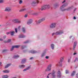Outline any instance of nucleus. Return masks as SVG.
Listing matches in <instances>:
<instances>
[{
    "mask_svg": "<svg viewBox=\"0 0 78 78\" xmlns=\"http://www.w3.org/2000/svg\"><path fill=\"white\" fill-rule=\"evenodd\" d=\"M50 8V6L49 5H46L43 6L41 9V11H43V10H45V9H48Z\"/></svg>",
    "mask_w": 78,
    "mask_h": 78,
    "instance_id": "obj_1",
    "label": "nucleus"
},
{
    "mask_svg": "<svg viewBox=\"0 0 78 78\" xmlns=\"http://www.w3.org/2000/svg\"><path fill=\"white\" fill-rule=\"evenodd\" d=\"M64 32L62 30H59L57 31L55 33H53L52 34V36H53L54 34L57 35H61L62 34H63Z\"/></svg>",
    "mask_w": 78,
    "mask_h": 78,
    "instance_id": "obj_2",
    "label": "nucleus"
},
{
    "mask_svg": "<svg viewBox=\"0 0 78 78\" xmlns=\"http://www.w3.org/2000/svg\"><path fill=\"white\" fill-rule=\"evenodd\" d=\"M12 22H13V23H21V20L17 19H15L13 20Z\"/></svg>",
    "mask_w": 78,
    "mask_h": 78,
    "instance_id": "obj_3",
    "label": "nucleus"
},
{
    "mask_svg": "<svg viewBox=\"0 0 78 78\" xmlns=\"http://www.w3.org/2000/svg\"><path fill=\"white\" fill-rule=\"evenodd\" d=\"M57 77L58 78H61L62 77V73L59 70L57 72Z\"/></svg>",
    "mask_w": 78,
    "mask_h": 78,
    "instance_id": "obj_4",
    "label": "nucleus"
},
{
    "mask_svg": "<svg viewBox=\"0 0 78 78\" xmlns=\"http://www.w3.org/2000/svg\"><path fill=\"white\" fill-rule=\"evenodd\" d=\"M56 27V23H51L50 25V27L51 29H53L55 28Z\"/></svg>",
    "mask_w": 78,
    "mask_h": 78,
    "instance_id": "obj_5",
    "label": "nucleus"
},
{
    "mask_svg": "<svg viewBox=\"0 0 78 78\" xmlns=\"http://www.w3.org/2000/svg\"><path fill=\"white\" fill-rule=\"evenodd\" d=\"M39 3V1L37 0L36 1H34L32 2V3H31V5L33 6H36L38 3Z\"/></svg>",
    "mask_w": 78,
    "mask_h": 78,
    "instance_id": "obj_6",
    "label": "nucleus"
},
{
    "mask_svg": "<svg viewBox=\"0 0 78 78\" xmlns=\"http://www.w3.org/2000/svg\"><path fill=\"white\" fill-rule=\"evenodd\" d=\"M45 20V18H43L42 19H41L39 20L38 21H36V23L37 25L39 24L40 23H41V22H42L43 21Z\"/></svg>",
    "mask_w": 78,
    "mask_h": 78,
    "instance_id": "obj_7",
    "label": "nucleus"
},
{
    "mask_svg": "<svg viewBox=\"0 0 78 78\" xmlns=\"http://www.w3.org/2000/svg\"><path fill=\"white\" fill-rule=\"evenodd\" d=\"M51 66H52V65L51 64H50L48 66V67L46 71H50L51 69Z\"/></svg>",
    "mask_w": 78,
    "mask_h": 78,
    "instance_id": "obj_8",
    "label": "nucleus"
},
{
    "mask_svg": "<svg viewBox=\"0 0 78 78\" xmlns=\"http://www.w3.org/2000/svg\"><path fill=\"white\" fill-rule=\"evenodd\" d=\"M19 47H20V45H19L12 46V48L10 49V50L11 51H12L15 48H19Z\"/></svg>",
    "mask_w": 78,
    "mask_h": 78,
    "instance_id": "obj_9",
    "label": "nucleus"
},
{
    "mask_svg": "<svg viewBox=\"0 0 78 78\" xmlns=\"http://www.w3.org/2000/svg\"><path fill=\"white\" fill-rule=\"evenodd\" d=\"M64 60V58L63 57H61L60 58V60L59 62L58 66H62V62Z\"/></svg>",
    "mask_w": 78,
    "mask_h": 78,
    "instance_id": "obj_10",
    "label": "nucleus"
},
{
    "mask_svg": "<svg viewBox=\"0 0 78 78\" xmlns=\"http://www.w3.org/2000/svg\"><path fill=\"white\" fill-rule=\"evenodd\" d=\"M32 23H33V20L31 19H30L27 21V24L29 25L31 24Z\"/></svg>",
    "mask_w": 78,
    "mask_h": 78,
    "instance_id": "obj_11",
    "label": "nucleus"
},
{
    "mask_svg": "<svg viewBox=\"0 0 78 78\" xmlns=\"http://www.w3.org/2000/svg\"><path fill=\"white\" fill-rule=\"evenodd\" d=\"M51 75L52 78H55L56 77V75H55V71L54 70H53Z\"/></svg>",
    "mask_w": 78,
    "mask_h": 78,
    "instance_id": "obj_12",
    "label": "nucleus"
},
{
    "mask_svg": "<svg viewBox=\"0 0 78 78\" xmlns=\"http://www.w3.org/2000/svg\"><path fill=\"white\" fill-rule=\"evenodd\" d=\"M64 5H62L60 7V10L62 11H66V9H64Z\"/></svg>",
    "mask_w": 78,
    "mask_h": 78,
    "instance_id": "obj_13",
    "label": "nucleus"
},
{
    "mask_svg": "<svg viewBox=\"0 0 78 78\" xmlns=\"http://www.w3.org/2000/svg\"><path fill=\"white\" fill-rule=\"evenodd\" d=\"M45 53H46V51H44V52H43V53L41 54V58H43L44 56H45Z\"/></svg>",
    "mask_w": 78,
    "mask_h": 78,
    "instance_id": "obj_14",
    "label": "nucleus"
},
{
    "mask_svg": "<svg viewBox=\"0 0 78 78\" xmlns=\"http://www.w3.org/2000/svg\"><path fill=\"white\" fill-rule=\"evenodd\" d=\"M76 41L74 42V45L73 46V50H75V47H76Z\"/></svg>",
    "mask_w": 78,
    "mask_h": 78,
    "instance_id": "obj_15",
    "label": "nucleus"
},
{
    "mask_svg": "<svg viewBox=\"0 0 78 78\" xmlns=\"http://www.w3.org/2000/svg\"><path fill=\"white\" fill-rule=\"evenodd\" d=\"M26 37V36L25 35L22 34H20L19 36V38H24V37Z\"/></svg>",
    "mask_w": 78,
    "mask_h": 78,
    "instance_id": "obj_16",
    "label": "nucleus"
},
{
    "mask_svg": "<svg viewBox=\"0 0 78 78\" xmlns=\"http://www.w3.org/2000/svg\"><path fill=\"white\" fill-rule=\"evenodd\" d=\"M73 6H72L71 7H69L67 9H65L66 11H69V10L73 9Z\"/></svg>",
    "mask_w": 78,
    "mask_h": 78,
    "instance_id": "obj_17",
    "label": "nucleus"
},
{
    "mask_svg": "<svg viewBox=\"0 0 78 78\" xmlns=\"http://www.w3.org/2000/svg\"><path fill=\"white\" fill-rule=\"evenodd\" d=\"M5 11H10L11 9L9 7H6L5 10Z\"/></svg>",
    "mask_w": 78,
    "mask_h": 78,
    "instance_id": "obj_18",
    "label": "nucleus"
},
{
    "mask_svg": "<svg viewBox=\"0 0 78 78\" xmlns=\"http://www.w3.org/2000/svg\"><path fill=\"white\" fill-rule=\"evenodd\" d=\"M30 53H32L33 54H34L35 53H37V51H34V50H32L30 51Z\"/></svg>",
    "mask_w": 78,
    "mask_h": 78,
    "instance_id": "obj_19",
    "label": "nucleus"
},
{
    "mask_svg": "<svg viewBox=\"0 0 78 78\" xmlns=\"http://www.w3.org/2000/svg\"><path fill=\"white\" fill-rule=\"evenodd\" d=\"M31 68V66H30L28 67L26 69H24L23 70V72H25V71H27V70H29V69H30Z\"/></svg>",
    "mask_w": 78,
    "mask_h": 78,
    "instance_id": "obj_20",
    "label": "nucleus"
},
{
    "mask_svg": "<svg viewBox=\"0 0 78 78\" xmlns=\"http://www.w3.org/2000/svg\"><path fill=\"white\" fill-rule=\"evenodd\" d=\"M25 62H26V59L24 58L22 59L21 63V64H24V63H25Z\"/></svg>",
    "mask_w": 78,
    "mask_h": 78,
    "instance_id": "obj_21",
    "label": "nucleus"
},
{
    "mask_svg": "<svg viewBox=\"0 0 78 78\" xmlns=\"http://www.w3.org/2000/svg\"><path fill=\"white\" fill-rule=\"evenodd\" d=\"M19 67H20V68H21V69H23V68H24V67H25V65H20L19 66Z\"/></svg>",
    "mask_w": 78,
    "mask_h": 78,
    "instance_id": "obj_22",
    "label": "nucleus"
},
{
    "mask_svg": "<svg viewBox=\"0 0 78 78\" xmlns=\"http://www.w3.org/2000/svg\"><path fill=\"white\" fill-rule=\"evenodd\" d=\"M19 55H15L13 56V58H14V59H16V58H19Z\"/></svg>",
    "mask_w": 78,
    "mask_h": 78,
    "instance_id": "obj_23",
    "label": "nucleus"
},
{
    "mask_svg": "<svg viewBox=\"0 0 78 78\" xmlns=\"http://www.w3.org/2000/svg\"><path fill=\"white\" fill-rule=\"evenodd\" d=\"M59 5V4L58 3H55L54 5V6L55 8H57V7H58Z\"/></svg>",
    "mask_w": 78,
    "mask_h": 78,
    "instance_id": "obj_24",
    "label": "nucleus"
},
{
    "mask_svg": "<svg viewBox=\"0 0 78 78\" xmlns=\"http://www.w3.org/2000/svg\"><path fill=\"white\" fill-rule=\"evenodd\" d=\"M3 73H9V70H4L3 71Z\"/></svg>",
    "mask_w": 78,
    "mask_h": 78,
    "instance_id": "obj_25",
    "label": "nucleus"
},
{
    "mask_svg": "<svg viewBox=\"0 0 78 78\" xmlns=\"http://www.w3.org/2000/svg\"><path fill=\"white\" fill-rule=\"evenodd\" d=\"M11 65V63H9L7 64L5 66V69H7V68H8L9 66H10Z\"/></svg>",
    "mask_w": 78,
    "mask_h": 78,
    "instance_id": "obj_26",
    "label": "nucleus"
},
{
    "mask_svg": "<svg viewBox=\"0 0 78 78\" xmlns=\"http://www.w3.org/2000/svg\"><path fill=\"white\" fill-rule=\"evenodd\" d=\"M51 47L52 50H54V48L55 47V45L53 44H51Z\"/></svg>",
    "mask_w": 78,
    "mask_h": 78,
    "instance_id": "obj_27",
    "label": "nucleus"
},
{
    "mask_svg": "<svg viewBox=\"0 0 78 78\" xmlns=\"http://www.w3.org/2000/svg\"><path fill=\"white\" fill-rule=\"evenodd\" d=\"M14 33H15V31H14L10 32V34H11V36H14Z\"/></svg>",
    "mask_w": 78,
    "mask_h": 78,
    "instance_id": "obj_28",
    "label": "nucleus"
},
{
    "mask_svg": "<svg viewBox=\"0 0 78 78\" xmlns=\"http://www.w3.org/2000/svg\"><path fill=\"white\" fill-rule=\"evenodd\" d=\"M25 11H26V9H23L20 10L19 12H23Z\"/></svg>",
    "mask_w": 78,
    "mask_h": 78,
    "instance_id": "obj_29",
    "label": "nucleus"
},
{
    "mask_svg": "<svg viewBox=\"0 0 78 78\" xmlns=\"http://www.w3.org/2000/svg\"><path fill=\"white\" fill-rule=\"evenodd\" d=\"M22 31L23 33H25V28L23 27L22 28Z\"/></svg>",
    "mask_w": 78,
    "mask_h": 78,
    "instance_id": "obj_30",
    "label": "nucleus"
},
{
    "mask_svg": "<svg viewBox=\"0 0 78 78\" xmlns=\"http://www.w3.org/2000/svg\"><path fill=\"white\" fill-rule=\"evenodd\" d=\"M8 76L7 75H5L3 76L2 78H8Z\"/></svg>",
    "mask_w": 78,
    "mask_h": 78,
    "instance_id": "obj_31",
    "label": "nucleus"
},
{
    "mask_svg": "<svg viewBox=\"0 0 78 78\" xmlns=\"http://www.w3.org/2000/svg\"><path fill=\"white\" fill-rule=\"evenodd\" d=\"M75 71H73L71 74V76H73V75H75Z\"/></svg>",
    "mask_w": 78,
    "mask_h": 78,
    "instance_id": "obj_32",
    "label": "nucleus"
},
{
    "mask_svg": "<svg viewBox=\"0 0 78 78\" xmlns=\"http://www.w3.org/2000/svg\"><path fill=\"white\" fill-rule=\"evenodd\" d=\"M26 47H27V46L26 45L21 46V48H22V49H24V48H25Z\"/></svg>",
    "mask_w": 78,
    "mask_h": 78,
    "instance_id": "obj_33",
    "label": "nucleus"
},
{
    "mask_svg": "<svg viewBox=\"0 0 78 78\" xmlns=\"http://www.w3.org/2000/svg\"><path fill=\"white\" fill-rule=\"evenodd\" d=\"M29 42H30V41L29 40H27L24 42V44H28V43H29Z\"/></svg>",
    "mask_w": 78,
    "mask_h": 78,
    "instance_id": "obj_34",
    "label": "nucleus"
},
{
    "mask_svg": "<svg viewBox=\"0 0 78 78\" xmlns=\"http://www.w3.org/2000/svg\"><path fill=\"white\" fill-rule=\"evenodd\" d=\"M62 5H63V6H64V7H66V6H67L68 5V4L67 3H66L65 4Z\"/></svg>",
    "mask_w": 78,
    "mask_h": 78,
    "instance_id": "obj_35",
    "label": "nucleus"
},
{
    "mask_svg": "<svg viewBox=\"0 0 78 78\" xmlns=\"http://www.w3.org/2000/svg\"><path fill=\"white\" fill-rule=\"evenodd\" d=\"M7 41V43H9V42H10L11 41V39H8Z\"/></svg>",
    "mask_w": 78,
    "mask_h": 78,
    "instance_id": "obj_36",
    "label": "nucleus"
},
{
    "mask_svg": "<svg viewBox=\"0 0 78 78\" xmlns=\"http://www.w3.org/2000/svg\"><path fill=\"white\" fill-rule=\"evenodd\" d=\"M8 51L7 49H5L2 51V53H5V52H6Z\"/></svg>",
    "mask_w": 78,
    "mask_h": 78,
    "instance_id": "obj_37",
    "label": "nucleus"
},
{
    "mask_svg": "<svg viewBox=\"0 0 78 78\" xmlns=\"http://www.w3.org/2000/svg\"><path fill=\"white\" fill-rule=\"evenodd\" d=\"M4 2V0H0V3H3Z\"/></svg>",
    "mask_w": 78,
    "mask_h": 78,
    "instance_id": "obj_38",
    "label": "nucleus"
},
{
    "mask_svg": "<svg viewBox=\"0 0 78 78\" xmlns=\"http://www.w3.org/2000/svg\"><path fill=\"white\" fill-rule=\"evenodd\" d=\"M71 58H72V57H70V58H68V62H70V59H71Z\"/></svg>",
    "mask_w": 78,
    "mask_h": 78,
    "instance_id": "obj_39",
    "label": "nucleus"
},
{
    "mask_svg": "<svg viewBox=\"0 0 78 78\" xmlns=\"http://www.w3.org/2000/svg\"><path fill=\"white\" fill-rule=\"evenodd\" d=\"M23 3V1L22 0H20L19 2V4H22Z\"/></svg>",
    "mask_w": 78,
    "mask_h": 78,
    "instance_id": "obj_40",
    "label": "nucleus"
},
{
    "mask_svg": "<svg viewBox=\"0 0 78 78\" xmlns=\"http://www.w3.org/2000/svg\"><path fill=\"white\" fill-rule=\"evenodd\" d=\"M66 74H67V73H69V70H66Z\"/></svg>",
    "mask_w": 78,
    "mask_h": 78,
    "instance_id": "obj_41",
    "label": "nucleus"
},
{
    "mask_svg": "<svg viewBox=\"0 0 78 78\" xmlns=\"http://www.w3.org/2000/svg\"><path fill=\"white\" fill-rule=\"evenodd\" d=\"M76 8H75L73 11V12L74 13H75V11H76Z\"/></svg>",
    "mask_w": 78,
    "mask_h": 78,
    "instance_id": "obj_42",
    "label": "nucleus"
},
{
    "mask_svg": "<svg viewBox=\"0 0 78 78\" xmlns=\"http://www.w3.org/2000/svg\"><path fill=\"white\" fill-rule=\"evenodd\" d=\"M6 35H4L3 37V39H6Z\"/></svg>",
    "mask_w": 78,
    "mask_h": 78,
    "instance_id": "obj_43",
    "label": "nucleus"
},
{
    "mask_svg": "<svg viewBox=\"0 0 78 78\" xmlns=\"http://www.w3.org/2000/svg\"><path fill=\"white\" fill-rule=\"evenodd\" d=\"M49 58H50V57H49V56H46L45 57V58L46 59H49Z\"/></svg>",
    "mask_w": 78,
    "mask_h": 78,
    "instance_id": "obj_44",
    "label": "nucleus"
},
{
    "mask_svg": "<svg viewBox=\"0 0 78 78\" xmlns=\"http://www.w3.org/2000/svg\"><path fill=\"white\" fill-rule=\"evenodd\" d=\"M76 60H77V57H76L74 61V62H75Z\"/></svg>",
    "mask_w": 78,
    "mask_h": 78,
    "instance_id": "obj_45",
    "label": "nucleus"
},
{
    "mask_svg": "<svg viewBox=\"0 0 78 78\" xmlns=\"http://www.w3.org/2000/svg\"><path fill=\"white\" fill-rule=\"evenodd\" d=\"M15 32L16 33H17V28H15Z\"/></svg>",
    "mask_w": 78,
    "mask_h": 78,
    "instance_id": "obj_46",
    "label": "nucleus"
},
{
    "mask_svg": "<svg viewBox=\"0 0 78 78\" xmlns=\"http://www.w3.org/2000/svg\"><path fill=\"white\" fill-rule=\"evenodd\" d=\"M27 51V50H23V52L24 53H26Z\"/></svg>",
    "mask_w": 78,
    "mask_h": 78,
    "instance_id": "obj_47",
    "label": "nucleus"
},
{
    "mask_svg": "<svg viewBox=\"0 0 78 78\" xmlns=\"http://www.w3.org/2000/svg\"><path fill=\"white\" fill-rule=\"evenodd\" d=\"M76 78H78V73H77L76 75Z\"/></svg>",
    "mask_w": 78,
    "mask_h": 78,
    "instance_id": "obj_48",
    "label": "nucleus"
},
{
    "mask_svg": "<svg viewBox=\"0 0 78 78\" xmlns=\"http://www.w3.org/2000/svg\"><path fill=\"white\" fill-rule=\"evenodd\" d=\"M34 59V58L33 57H31L30 58V59L31 60L32 59Z\"/></svg>",
    "mask_w": 78,
    "mask_h": 78,
    "instance_id": "obj_49",
    "label": "nucleus"
},
{
    "mask_svg": "<svg viewBox=\"0 0 78 78\" xmlns=\"http://www.w3.org/2000/svg\"><path fill=\"white\" fill-rule=\"evenodd\" d=\"M28 16V15L27 14H26L25 16H24V17H27V16Z\"/></svg>",
    "mask_w": 78,
    "mask_h": 78,
    "instance_id": "obj_50",
    "label": "nucleus"
},
{
    "mask_svg": "<svg viewBox=\"0 0 78 78\" xmlns=\"http://www.w3.org/2000/svg\"><path fill=\"white\" fill-rule=\"evenodd\" d=\"M34 15L36 16V15H37V13H34Z\"/></svg>",
    "mask_w": 78,
    "mask_h": 78,
    "instance_id": "obj_51",
    "label": "nucleus"
},
{
    "mask_svg": "<svg viewBox=\"0 0 78 78\" xmlns=\"http://www.w3.org/2000/svg\"><path fill=\"white\" fill-rule=\"evenodd\" d=\"M6 34H7V35H8V34H10V32H7V33H6Z\"/></svg>",
    "mask_w": 78,
    "mask_h": 78,
    "instance_id": "obj_52",
    "label": "nucleus"
},
{
    "mask_svg": "<svg viewBox=\"0 0 78 78\" xmlns=\"http://www.w3.org/2000/svg\"><path fill=\"white\" fill-rule=\"evenodd\" d=\"M4 43H8V42L7 41H4Z\"/></svg>",
    "mask_w": 78,
    "mask_h": 78,
    "instance_id": "obj_53",
    "label": "nucleus"
},
{
    "mask_svg": "<svg viewBox=\"0 0 78 78\" xmlns=\"http://www.w3.org/2000/svg\"><path fill=\"white\" fill-rule=\"evenodd\" d=\"M3 41V40L2 38L0 39V41Z\"/></svg>",
    "mask_w": 78,
    "mask_h": 78,
    "instance_id": "obj_54",
    "label": "nucleus"
},
{
    "mask_svg": "<svg viewBox=\"0 0 78 78\" xmlns=\"http://www.w3.org/2000/svg\"><path fill=\"white\" fill-rule=\"evenodd\" d=\"M65 2H66V0H64L62 2V3H65Z\"/></svg>",
    "mask_w": 78,
    "mask_h": 78,
    "instance_id": "obj_55",
    "label": "nucleus"
},
{
    "mask_svg": "<svg viewBox=\"0 0 78 78\" xmlns=\"http://www.w3.org/2000/svg\"><path fill=\"white\" fill-rule=\"evenodd\" d=\"M73 19H76V17L74 16Z\"/></svg>",
    "mask_w": 78,
    "mask_h": 78,
    "instance_id": "obj_56",
    "label": "nucleus"
},
{
    "mask_svg": "<svg viewBox=\"0 0 78 78\" xmlns=\"http://www.w3.org/2000/svg\"><path fill=\"white\" fill-rule=\"evenodd\" d=\"M2 62H0V66H2Z\"/></svg>",
    "mask_w": 78,
    "mask_h": 78,
    "instance_id": "obj_57",
    "label": "nucleus"
},
{
    "mask_svg": "<svg viewBox=\"0 0 78 78\" xmlns=\"http://www.w3.org/2000/svg\"><path fill=\"white\" fill-rule=\"evenodd\" d=\"M72 36H70L69 37V38L71 39L72 37Z\"/></svg>",
    "mask_w": 78,
    "mask_h": 78,
    "instance_id": "obj_58",
    "label": "nucleus"
},
{
    "mask_svg": "<svg viewBox=\"0 0 78 78\" xmlns=\"http://www.w3.org/2000/svg\"><path fill=\"white\" fill-rule=\"evenodd\" d=\"M20 26H19L18 27V30H20Z\"/></svg>",
    "mask_w": 78,
    "mask_h": 78,
    "instance_id": "obj_59",
    "label": "nucleus"
},
{
    "mask_svg": "<svg viewBox=\"0 0 78 78\" xmlns=\"http://www.w3.org/2000/svg\"><path fill=\"white\" fill-rule=\"evenodd\" d=\"M76 55V53H74L73 54L74 55Z\"/></svg>",
    "mask_w": 78,
    "mask_h": 78,
    "instance_id": "obj_60",
    "label": "nucleus"
},
{
    "mask_svg": "<svg viewBox=\"0 0 78 78\" xmlns=\"http://www.w3.org/2000/svg\"><path fill=\"white\" fill-rule=\"evenodd\" d=\"M4 26V25H2H2H0V27H3Z\"/></svg>",
    "mask_w": 78,
    "mask_h": 78,
    "instance_id": "obj_61",
    "label": "nucleus"
},
{
    "mask_svg": "<svg viewBox=\"0 0 78 78\" xmlns=\"http://www.w3.org/2000/svg\"><path fill=\"white\" fill-rule=\"evenodd\" d=\"M5 19H7V18H8V17L7 16H6L5 17Z\"/></svg>",
    "mask_w": 78,
    "mask_h": 78,
    "instance_id": "obj_62",
    "label": "nucleus"
},
{
    "mask_svg": "<svg viewBox=\"0 0 78 78\" xmlns=\"http://www.w3.org/2000/svg\"><path fill=\"white\" fill-rule=\"evenodd\" d=\"M47 78H49V76H47Z\"/></svg>",
    "mask_w": 78,
    "mask_h": 78,
    "instance_id": "obj_63",
    "label": "nucleus"
},
{
    "mask_svg": "<svg viewBox=\"0 0 78 78\" xmlns=\"http://www.w3.org/2000/svg\"><path fill=\"white\" fill-rule=\"evenodd\" d=\"M7 25H8L6 24V25H4V26H7Z\"/></svg>",
    "mask_w": 78,
    "mask_h": 78,
    "instance_id": "obj_64",
    "label": "nucleus"
}]
</instances>
